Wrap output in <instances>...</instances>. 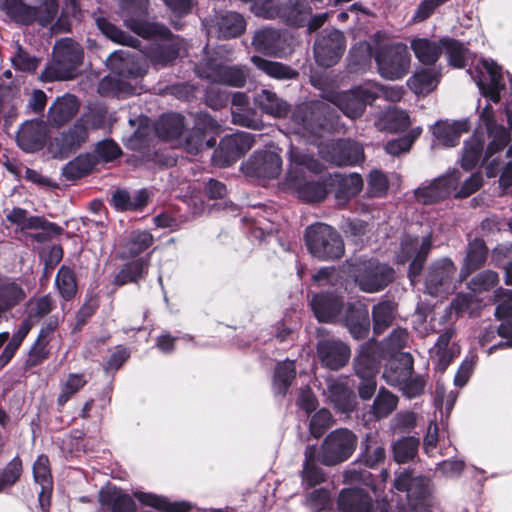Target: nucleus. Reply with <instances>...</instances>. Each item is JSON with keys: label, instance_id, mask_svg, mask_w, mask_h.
Segmentation results:
<instances>
[{"label": "nucleus", "instance_id": "f257e3e1", "mask_svg": "<svg viewBox=\"0 0 512 512\" xmlns=\"http://www.w3.org/2000/svg\"><path fill=\"white\" fill-rule=\"evenodd\" d=\"M290 167L287 173V182L293 187L300 199L305 202L322 201L327 190L323 183L315 181H303L304 170L318 172L321 170V164L313 157L303 154L300 151L291 148L289 152Z\"/></svg>", "mask_w": 512, "mask_h": 512}, {"label": "nucleus", "instance_id": "f03ea898", "mask_svg": "<svg viewBox=\"0 0 512 512\" xmlns=\"http://www.w3.org/2000/svg\"><path fill=\"white\" fill-rule=\"evenodd\" d=\"M82 55L81 47L72 39L65 38L57 41L53 50V60L42 73V78L46 81L73 78L81 63Z\"/></svg>", "mask_w": 512, "mask_h": 512}, {"label": "nucleus", "instance_id": "7ed1b4c3", "mask_svg": "<svg viewBox=\"0 0 512 512\" xmlns=\"http://www.w3.org/2000/svg\"><path fill=\"white\" fill-rule=\"evenodd\" d=\"M305 242L308 251L319 260H334L343 256L344 243L337 231L324 223L307 227Z\"/></svg>", "mask_w": 512, "mask_h": 512}, {"label": "nucleus", "instance_id": "20e7f679", "mask_svg": "<svg viewBox=\"0 0 512 512\" xmlns=\"http://www.w3.org/2000/svg\"><path fill=\"white\" fill-rule=\"evenodd\" d=\"M147 10L146 0H120L118 14L126 27L143 38L171 36L170 31L163 25L148 23L142 20Z\"/></svg>", "mask_w": 512, "mask_h": 512}, {"label": "nucleus", "instance_id": "39448f33", "mask_svg": "<svg viewBox=\"0 0 512 512\" xmlns=\"http://www.w3.org/2000/svg\"><path fill=\"white\" fill-rule=\"evenodd\" d=\"M379 74L388 80L403 78L409 71L411 55L403 43L382 47L375 55Z\"/></svg>", "mask_w": 512, "mask_h": 512}, {"label": "nucleus", "instance_id": "423d86ee", "mask_svg": "<svg viewBox=\"0 0 512 512\" xmlns=\"http://www.w3.org/2000/svg\"><path fill=\"white\" fill-rule=\"evenodd\" d=\"M393 270L376 260H365L355 265L353 276L360 290L375 293L384 289L393 280Z\"/></svg>", "mask_w": 512, "mask_h": 512}, {"label": "nucleus", "instance_id": "0eeeda50", "mask_svg": "<svg viewBox=\"0 0 512 512\" xmlns=\"http://www.w3.org/2000/svg\"><path fill=\"white\" fill-rule=\"evenodd\" d=\"M356 436L346 428L332 431L321 446L320 459L327 466L347 460L356 448Z\"/></svg>", "mask_w": 512, "mask_h": 512}, {"label": "nucleus", "instance_id": "6e6552de", "mask_svg": "<svg viewBox=\"0 0 512 512\" xmlns=\"http://www.w3.org/2000/svg\"><path fill=\"white\" fill-rule=\"evenodd\" d=\"M90 116L80 117L71 127L55 137L50 149L55 157L64 158L79 149L87 140L90 127Z\"/></svg>", "mask_w": 512, "mask_h": 512}, {"label": "nucleus", "instance_id": "1a4fd4ad", "mask_svg": "<svg viewBox=\"0 0 512 512\" xmlns=\"http://www.w3.org/2000/svg\"><path fill=\"white\" fill-rule=\"evenodd\" d=\"M456 266L443 258L432 264L425 281L426 292L432 296L445 297L456 288Z\"/></svg>", "mask_w": 512, "mask_h": 512}, {"label": "nucleus", "instance_id": "9d476101", "mask_svg": "<svg viewBox=\"0 0 512 512\" xmlns=\"http://www.w3.org/2000/svg\"><path fill=\"white\" fill-rule=\"evenodd\" d=\"M346 48V39L339 30L324 31L314 45L316 62L323 67H331L338 63Z\"/></svg>", "mask_w": 512, "mask_h": 512}, {"label": "nucleus", "instance_id": "9b49d317", "mask_svg": "<svg viewBox=\"0 0 512 512\" xmlns=\"http://www.w3.org/2000/svg\"><path fill=\"white\" fill-rule=\"evenodd\" d=\"M254 137L247 132H237L222 138L215 150L213 162L218 166H229L250 150Z\"/></svg>", "mask_w": 512, "mask_h": 512}, {"label": "nucleus", "instance_id": "f8f14e48", "mask_svg": "<svg viewBox=\"0 0 512 512\" xmlns=\"http://www.w3.org/2000/svg\"><path fill=\"white\" fill-rule=\"evenodd\" d=\"M196 72L200 77L206 78L213 83L235 87L243 86L247 78V73L243 68L222 65L214 59H209L199 64L196 67Z\"/></svg>", "mask_w": 512, "mask_h": 512}, {"label": "nucleus", "instance_id": "ddd939ff", "mask_svg": "<svg viewBox=\"0 0 512 512\" xmlns=\"http://www.w3.org/2000/svg\"><path fill=\"white\" fill-rule=\"evenodd\" d=\"M432 242L430 236L419 240L417 237H405L401 243V251L397 256L398 262L404 264L411 260L409 268V277L414 282L422 269L426 257L431 249Z\"/></svg>", "mask_w": 512, "mask_h": 512}, {"label": "nucleus", "instance_id": "4468645a", "mask_svg": "<svg viewBox=\"0 0 512 512\" xmlns=\"http://www.w3.org/2000/svg\"><path fill=\"white\" fill-rule=\"evenodd\" d=\"M219 128L218 123L210 115L206 113L197 114L195 116L194 128L185 140V150L191 155H196L203 148L215 146V138H205L208 133H218Z\"/></svg>", "mask_w": 512, "mask_h": 512}, {"label": "nucleus", "instance_id": "2eb2a0df", "mask_svg": "<svg viewBox=\"0 0 512 512\" xmlns=\"http://www.w3.org/2000/svg\"><path fill=\"white\" fill-rule=\"evenodd\" d=\"M394 487L399 491H406L408 503L415 510L424 509L428 505L429 480L419 476L412 478L410 473L402 471L394 480Z\"/></svg>", "mask_w": 512, "mask_h": 512}, {"label": "nucleus", "instance_id": "dca6fc26", "mask_svg": "<svg viewBox=\"0 0 512 512\" xmlns=\"http://www.w3.org/2000/svg\"><path fill=\"white\" fill-rule=\"evenodd\" d=\"M459 180L460 173L452 171L435 179L429 185L418 188L415 191V196L423 204L438 202L456 191Z\"/></svg>", "mask_w": 512, "mask_h": 512}, {"label": "nucleus", "instance_id": "f3484780", "mask_svg": "<svg viewBox=\"0 0 512 512\" xmlns=\"http://www.w3.org/2000/svg\"><path fill=\"white\" fill-rule=\"evenodd\" d=\"M323 157L337 166H353L364 159L361 145L349 140H341L329 144L322 150Z\"/></svg>", "mask_w": 512, "mask_h": 512}, {"label": "nucleus", "instance_id": "a211bd4d", "mask_svg": "<svg viewBox=\"0 0 512 512\" xmlns=\"http://www.w3.org/2000/svg\"><path fill=\"white\" fill-rule=\"evenodd\" d=\"M365 88L366 82L350 91L334 94L330 100L347 117L352 119L358 118L363 114L366 105L373 102L372 99H369L367 93L364 92Z\"/></svg>", "mask_w": 512, "mask_h": 512}, {"label": "nucleus", "instance_id": "6ab92c4d", "mask_svg": "<svg viewBox=\"0 0 512 512\" xmlns=\"http://www.w3.org/2000/svg\"><path fill=\"white\" fill-rule=\"evenodd\" d=\"M480 117L490 138L485 152V161H488L494 154L506 147L511 137L510 133L502 125L496 123L494 111L490 105L484 107Z\"/></svg>", "mask_w": 512, "mask_h": 512}, {"label": "nucleus", "instance_id": "aec40b11", "mask_svg": "<svg viewBox=\"0 0 512 512\" xmlns=\"http://www.w3.org/2000/svg\"><path fill=\"white\" fill-rule=\"evenodd\" d=\"M245 170L258 178H276L282 170V160L274 151L255 152L247 162Z\"/></svg>", "mask_w": 512, "mask_h": 512}, {"label": "nucleus", "instance_id": "412c9836", "mask_svg": "<svg viewBox=\"0 0 512 512\" xmlns=\"http://www.w3.org/2000/svg\"><path fill=\"white\" fill-rule=\"evenodd\" d=\"M106 64L114 73L125 78H136L146 73L145 64L136 55L123 49L111 53Z\"/></svg>", "mask_w": 512, "mask_h": 512}, {"label": "nucleus", "instance_id": "4be33fe9", "mask_svg": "<svg viewBox=\"0 0 512 512\" xmlns=\"http://www.w3.org/2000/svg\"><path fill=\"white\" fill-rule=\"evenodd\" d=\"M317 353L321 363L331 370L340 369L350 358V348L335 339L320 341L317 345Z\"/></svg>", "mask_w": 512, "mask_h": 512}, {"label": "nucleus", "instance_id": "5701e85b", "mask_svg": "<svg viewBox=\"0 0 512 512\" xmlns=\"http://www.w3.org/2000/svg\"><path fill=\"white\" fill-rule=\"evenodd\" d=\"M45 126L41 121L31 120L25 122L17 133L19 147L25 152L40 150L45 141Z\"/></svg>", "mask_w": 512, "mask_h": 512}, {"label": "nucleus", "instance_id": "b1692460", "mask_svg": "<svg viewBox=\"0 0 512 512\" xmlns=\"http://www.w3.org/2000/svg\"><path fill=\"white\" fill-rule=\"evenodd\" d=\"M470 129L467 120L459 121H438L432 128L434 137L446 147H453L459 143V139L463 133H467Z\"/></svg>", "mask_w": 512, "mask_h": 512}, {"label": "nucleus", "instance_id": "393cba45", "mask_svg": "<svg viewBox=\"0 0 512 512\" xmlns=\"http://www.w3.org/2000/svg\"><path fill=\"white\" fill-rule=\"evenodd\" d=\"M99 501L110 512H135V503L130 495L115 486H106L99 492Z\"/></svg>", "mask_w": 512, "mask_h": 512}, {"label": "nucleus", "instance_id": "a878e982", "mask_svg": "<svg viewBox=\"0 0 512 512\" xmlns=\"http://www.w3.org/2000/svg\"><path fill=\"white\" fill-rule=\"evenodd\" d=\"M79 108L78 100L71 94L58 97L48 110V122L53 126H61L72 119Z\"/></svg>", "mask_w": 512, "mask_h": 512}, {"label": "nucleus", "instance_id": "bb28decb", "mask_svg": "<svg viewBox=\"0 0 512 512\" xmlns=\"http://www.w3.org/2000/svg\"><path fill=\"white\" fill-rule=\"evenodd\" d=\"M6 219L14 225L20 227L21 230L25 229H43L49 233L60 234L62 229L57 225L47 222L42 217L27 216L25 209L15 207L6 213Z\"/></svg>", "mask_w": 512, "mask_h": 512}, {"label": "nucleus", "instance_id": "cd10ccee", "mask_svg": "<svg viewBox=\"0 0 512 512\" xmlns=\"http://www.w3.org/2000/svg\"><path fill=\"white\" fill-rule=\"evenodd\" d=\"M212 29H215L219 38H235L245 31L246 21L237 12H227L215 17L209 33H212Z\"/></svg>", "mask_w": 512, "mask_h": 512}, {"label": "nucleus", "instance_id": "c85d7f7f", "mask_svg": "<svg viewBox=\"0 0 512 512\" xmlns=\"http://www.w3.org/2000/svg\"><path fill=\"white\" fill-rule=\"evenodd\" d=\"M283 43V35L268 27L257 30L252 39V46L257 52L271 56H277L283 51Z\"/></svg>", "mask_w": 512, "mask_h": 512}, {"label": "nucleus", "instance_id": "c756f323", "mask_svg": "<svg viewBox=\"0 0 512 512\" xmlns=\"http://www.w3.org/2000/svg\"><path fill=\"white\" fill-rule=\"evenodd\" d=\"M338 506L341 512H371L372 500L362 489H343L339 495Z\"/></svg>", "mask_w": 512, "mask_h": 512}, {"label": "nucleus", "instance_id": "7c9ffc66", "mask_svg": "<svg viewBox=\"0 0 512 512\" xmlns=\"http://www.w3.org/2000/svg\"><path fill=\"white\" fill-rule=\"evenodd\" d=\"M452 337L453 331H446L439 336L435 345L430 349V358L440 371H444L459 352L455 344H450Z\"/></svg>", "mask_w": 512, "mask_h": 512}, {"label": "nucleus", "instance_id": "2f4dec72", "mask_svg": "<svg viewBox=\"0 0 512 512\" xmlns=\"http://www.w3.org/2000/svg\"><path fill=\"white\" fill-rule=\"evenodd\" d=\"M57 321L50 320L39 332L37 340L30 349L27 364L29 366H37L42 363L49 354L47 346L52 340L55 330L57 328Z\"/></svg>", "mask_w": 512, "mask_h": 512}, {"label": "nucleus", "instance_id": "473e14b6", "mask_svg": "<svg viewBox=\"0 0 512 512\" xmlns=\"http://www.w3.org/2000/svg\"><path fill=\"white\" fill-rule=\"evenodd\" d=\"M311 306L319 321L329 322L339 315L343 301L334 295L318 294L313 297Z\"/></svg>", "mask_w": 512, "mask_h": 512}, {"label": "nucleus", "instance_id": "72a5a7b5", "mask_svg": "<svg viewBox=\"0 0 512 512\" xmlns=\"http://www.w3.org/2000/svg\"><path fill=\"white\" fill-rule=\"evenodd\" d=\"M482 65L488 72L490 81L488 84H484L481 80H478L477 86L483 96L489 98L494 103H498L500 101V92L504 89L501 68L493 60H483Z\"/></svg>", "mask_w": 512, "mask_h": 512}, {"label": "nucleus", "instance_id": "f704fd0d", "mask_svg": "<svg viewBox=\"0 0 512 512\" xmlns=\"http://www.w3.org/2000/svg\"><path fill=\"white\" fill-rule=\"evenodd\" d=\"M34 480L41 486L39 503L43 510L49 505L50 492L52 490V476L50 473L49 460L46 456L40 455L33 465Z\"/></svg>", "mask_w": 512, "mask_h": 512}, {"label": "nucleus", "instance_id": "c9c22d12", "mask_svg": "<svg viewBox=\"0 0 512 512\" xmlns=\"http://www.w3.org/2000/svg\"><path fill=\"white\" fill-rule=\"evenodd\" d=\"M327 398L339 411L347 413L354 408V394L339 380L330 379L327 382Z\"/></svg>", "mask_w": 512, "mask_h": 512}, {"label": "nucleus", "instance_id": "e433bc0d", "mask_svg": "<svg viewBox=\"0 0 512 512\" xmlns=\"http://www.w3.org/2000/svg\"><path fill=\"white\" fill-rule=\"evenodd\" d=\"M254 102L262 112L276 118L285 117L290 109L287 102L279 98L276 93L266 89L255 95Z\"/></svg>", "mask_w": 512, "mask_h": 512}, {"label": "nucleus", "instance_id": "4c0bfd02", "mask_svg": "<svg viewBox=\"0 0 512 512\" xmlns=\"http://www.w3.org/2000/svg\"><path fill=\"white\" fill-rule=\"evenodd\" d=\"M251 62L267 76L277 80L294 79L298 75L291 67L280 62L264 59L260 56H252Z\"/></svg>", "mask_w": 512, "mask_h": 512}, {"label": "nucleus", "instance_id": "58836bf2", "mask_svg": "<svg viewBox=\"0 0 512 512\" xmlns=\"http://www.w3.org/2000/svg\"><path fill=\"white\" fill-rule=\"evenodd\" d=\"M316 454V446L309 445L306 447L304 452L305 460L302 471V480L303 483L308 486H315L324 481V473L316 463Z\"/></svg>", "mask_w": 512, "mask_h": 512}, {"label": "nucleus", "instance_id": "ea45409f", "mask_svg": "<svg viewBox=\"0 0 512 512\" xmlns=\"http://www.w3.org/2000/svg\"><path fill=\"white\" fill-rule=\"evenodd\" d=\"M411 49L421 63L431 65L439 58L442 46L441 42L438 44L426 38H416L411 41Z\"/></svg>", "mask_w": 512, "mask_h": 512}, {"label": "nucleus", "instance_id": "a19ab883", "mask_svg": "<svg viewBox=\"0 0 512 512\" xmlns=\"http://www.w3.org/2000/svg\"><path fill=\"white\" fill-rule=\"evenodd\" d=\"M147 197L145 190L136 191L132 194L125 190H117L112 195L111 201L117 210H138L146 204Z\"/></svg>", "mask_w": 512, "mask_h": 512}, {"label": "nucleus", "instance_id": "79ce46f5", "mask_svg": "<svg viewBox=\"0 0 512 512\" xmlns=\"http://www.w3.org/2000/svg\"><path fill=\"white\" fill-rule=\"evenodd\" d=\"M134 497L142 504L151 506L165 512H187L191 505L187 502L170 503L166 498L151 493L134 492Z\"/></svg>", "mask_w": 512, "mask_h": 512}, {"label": "nucleus", "instance_id": "37998d69", "mask_svg": "<svg viewBox=\"0 0 512 512\" xmlns=\"http://www.w3.org/2000/svg\"><path fill=\"white\" fill-rule=\"evenodd\" d=\"M183 127V117L179 114L171 113L159 118L155 125V131L160 138L173 140L182 133Z\"/></svg>", "mask_w": 512, "mask_h": 512}, {"label": "nucleus", "instance_id": "c03bdc74", "mask_svg": "<svg viewBox=\"0 0 512 512\" xmlns=\"http://www.w3.org/2000/svg\"><path fill=\"white\" fill-rule=\"evenodd\" d=\"M486 257L487 248L484 242L480 239L471 241L467 248L464 266L461 270L462 276L466 277L472 271L479 269L484 264Z\"/></svg>", "mask_w": 512, "mask_h": 512}, {"label": "nucleus", "instance_id": "a18cd8bd", "mask_svg": "<svg viewBox=\"0 0 512 512\" xmlns=\"http://www.w3.org/2000/svg\"><path fill=\"white\" fill-rule=\"evenodd\" d=\"M439 82L438 74L430 68L422 69L409 78L407 84L417 95L427 94L433 91Z\"/></svg>", "mask_w": 512, "mask_h": 512}, {"label": "nucleus", "instance_id": "49530a36", "mask_svg": "<svg viewBox=\"0 0 512 512\" xmlns=\"http://www.w3.org/2000/svg\"><path fill=\"white\" fill-rule=\"evenodd\" d=\"M396 314V304L392 301H382L372 310L374 332L382 333L392 323Z\"/></svg>", "mask_w": 512, "mask_h": 512}, {"label": "nucleus", "instance_id": "de8ad7c7", "mask_svg": "<svg viewBox=\"0 0 512 512\" xmlns=\"http://www.w3.org/2000/svg\"><path fill=\"white\" fill-rule=\"evenodd\" d=\"M412 372V359L403 357L399 363L393 362L385 369L383 377L388 384L401 387L408 380Z\"/></svg>", "mask_w": 512, "mask_h": 512}, {"label": "nucleus", "instance_id": "09e8293b", "mask_svg": "<svg viewBox=\"0 0 512 512\" xmlns=\"http://www.w3.org/2000/svg\"><path fill=\"white\" fill-rule=\"evenodd\" d=\"M372 49L368 42L361 41L354 45L348 56L349 68L352 72L365 70L371 63Z\"/></svg>", "mask_w": 512, "mask_h": 512}, {"label": "nucleus", "instance_id": "8fccbe9b", "mask_svg": "<svg viewBox=\"0 0 512 512\" xmlns=\"http://www.w3.org/2000/svg\"><path fill=\"white\" fill-rule=\"evenodd\" d=\"M26 297L25 291L16 283L0 285V319L3 314Z\"/></svg>", "mask_w": 512, "mask_h": 512}, {"label": "nucleus", "instance_id": "3c124183", "mask_svg": "<svg viewBox=\"0 0 512 512\" xmlns=\"http://www.w3.org/2000/svg\"><path fill=\"white\" fill-rule=\"evenodd\" d=\"M376 125L379 129L397 132L406 129L410 125V119L405 111L393 108L387 110Z\"/></svg>", "mask_w": 512, "mask_h": 512}, {"label": "nucleus", "instance_id": "603ef678", "mask_svg": "<svg viewBox=\"0 0 512 512\" xmlns=\"http://www.w3.org/2000/svg\"><path fill=\"white\" fill-rule=\"evenodd\" d=\"M296 375L295 364L291 360L278 363L274 374V388L277 393L284 394Z\"/></svg>", "mask_w": 512, "mask_h": 512}, {"label": "nucleus", "instance_id": "864d4df0", "mask_svg": "<svg viewBox=\"0 0 512 512\" xmlns=\"http://www.w3.org/2000/svg\"><path fill=\"white\" fill-rule=\"evenodd\" d=\"M94 158L88 154L79 155L63 168V174L67 179H77L87 175L94 167Z\"/></svg>", "mask_w": 512, "mask_h": 512}, {"label": "nucleus", "instance_id": "5fc2aeb1", "mask_svg": "<svg viewBox=\"0 0 512 512\" xmlns=\"http://www.w3.org/2000/svg\"><path fill=\"white\" fill-rule=\"evenodd\" d=\"M310 12L311 9L305 0H288L281 5L280 17L290 24H299Z\"/></svg>", "mask_w": 512, "mask_h": 512}, {"label": "nucleus", "instance_id": "6e6d98bb", "mask_svg": "<svg viewBox=\"0 0 512 512\" xmlns=\"http://www.w3.org/2000/svg\"><path fill=\"white\" fill-rule=\"evenodd\" d=\"M364 92L369 99L375 101L378 98H384L387 101L398 102L403 96V88L398 86H383L376 82H366Z\"/></svg>", "mask_w": 512, "mask_h": 512}, {"label": "nucleus", "instance_id": "4d7b16f0", "mask_svg": "<svg viewBox=\"0 0 512 512\" xmlns=\"http://www.w3.org/2000/svg\"><path fill=\"white\" fill-rule=\"evenodd\" d=\"M55 283L60 295L65 300H70L75 296L77 292V284L75 276L70 268L62 266L56 275Z\"/></svg>", "mask_w": 512, "mask_h": 512}, {"label": "nucleus", "instance_id": "13d9d810", "mask_svg": "<svg viewBox=\"0 0 512 512\" xmlns=\"http://www.w3.org/2000/svg\"><path fill=\"white\" fill-rule=\"evenodd\" d=\"M484 141L479 136H472L464 146L462 156V166L465 170H470L476 166L480 160Z\"/></svg>", "mask_w": 512, "mask_h": 512}, {"label": "nucleus", "instance_id": "bf43d9fd", "mask_svg": "<svg viewBox=\"0 0 512 512\" xmlns=\"http://www.w3.org/2000/svg\"><path fill=\"white\" fill-rule=\"evenodd\" d=\"M153 241V237L149 232H136L131 235L124 246L122 257H133L146 250Z\"/></svg>", "mask_w": 512, "mask_h": 512}, {"label": "nucleus", "instance_id": "052dcab7", "mask_svg": "<svg viewBox=\"0 0 512 512\" xmlns=\"http://www.w3.org/2000/svg\"><path fill=\"white\" fill-rule=\"evenodd\" d=\"M146 267L147 262L143 259L132 261L125 265L116 275L114 283L121 286L130 282H135L143 275Z\"/></svg>", "mask_w": 512, "mask_h": 512}, {"label": "nucleus", "instance_id": "680f3d73", "mask_svg": "<svg viewBox=\"0 0 512 512\" xmlns=\"http://www.w3.org/2000/svg\"><path fill=\"white\" fill-rule=\"evenodd\" d=\"M419 440L415 437H405L398 440L393 446L394 458L398 463H405L413 459L418 451Z\"/></svg>", "mask_w": 512, "mask_h": 512}, {"label": "nucleus", "instance_id": "e2e57ef3", "mask_svg": "<svg viewBox=\"0 0 512 512\" xmlns=\"http://www.w3.org/2000/svg\"><path fill=\"white\" fill-rule=\"evenodd\" d=\"M98 28L101 30V32L110 40L124 44L129 46H136L138 43L137 39H134L133 37L126 35L123 31H121L119 28H117L115 25L110 23L108 20L104 18H98L96 20Z\"/></svg>", "mask_w": 512, "mask_h": 512}, {"label": "nucleus", "instance_id": "0e129e2a", "mask_svg": "<svg viewBox=\"0 0 512 512\" xmlns=\"http://www.w3.org/2000/svg\"><path fill=\"white\" fill-rule=\"evenodd\" d=\"M245 3H250L251 12L262 18L273 19L280 17L281 5L276 3L275 0H241Z\"/></svg>", "mask_w": 512, "mask_h": 512}, {"label": "nucleus", "instance_id": "69168bd1", "mask_svg": "<svg viewBox=\"0 0 512 512\" xmlns=\"http://www.w3.org/2000/svg\"><path fill=\"white\" fill-rule=\"evenodd\" d=\"M397 407V398L392 393L380 390L373 404V413L376 418L387 417Z\"/></svg>", "mask_w": 512, "mask_h": 512}, {"label": "nucleus", "instance_id": "338daca9", "mask_svg": "<svg viewBox=\"0 0 512 512\" xmlns=\"http://www.w3.org/2000/svg\"><path fill=\"white\" fill-rule=\"evenodd\" d=\"M86 384V379L81 374H69L61 384V392L58 396V404L64 405L72 395L78 392Z\"/></svg>", "mask_w": 512, "mask_h": 512}, {"label": "nucleus", "instance_id": "774afa93", "mask_svg": "<svg viewBox=\"0 0 512 512\" xmlns=\"http://www.w3.org/2000/svg\"><path fill=\"white\" fill-rule=\"evenodd\" d=\"M356 374L362 378V382L359 385V395L363 400L370 399L376 390V381L372 370L364 369L360 361H357L355 365Z\"/></svg>", "mask_w": 512, "mask_h": 512}]
</instances>
